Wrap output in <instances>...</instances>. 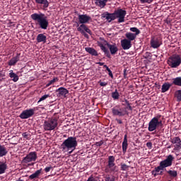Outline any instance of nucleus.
Wrapping results in <instances>:
<instances>
[{
  "instance_id": "f257e3e1",
  "label": "nucleus",
  "mask_w": 181,
  "mask_h": 181,
  "mask_svg": "<svg viewBox=\"0 0 181 181\" xmlns=\"http://www.w3.org/2000/svg\"><path fill=\"white\" fill-rule=\"evenodd\" d=\"M127 16V11L123 10L122 8H117L115 10L114 13H109L105 11L101 15L102 19H105L107 22H112L115 19H118V23H123L125 22V16Z\"/></svg>"
},
{
  "instance_id": "f03ea898",
  "label": "nucleus",
  "mask_w": 181,
  "mask_h": 181,
  "mask_svg": "<svg viewBox=\"0 0 181 181\" xmlns=\"http://www.w3.org/2000/svg\"><path fill=\"white\" fill-rule=\"evenodd\" d=\"M30 18L33 21H35V25L39 28V29L47 30V28H49V20L45 13H33L30 16Z\"/></svg>"
},
{
  "instance_id": "7ed1b4c3",
  "label": "nucleus",
  "mask_w": 181,
  "mask_h": 181,
  "mask_svg": "<svg viewBox=\"0 0 181 181\" xmlns=\"http://www.w3.org/2000/svg\"><path fill=\"white\" fill-rule=\"evenodd\" d=\"M173 160H175V157L172 155H169L163 160H161L158 167H156L152 171V175L153 176H159V173L160 170H166V168H170L173 165Z\"/></svg>"
},
{
  "instance_id": "20e7f679",
  "label": "nucleus",
  "mask_w": 181,
  "mask_h": 181,
  "mask_svg": "<svg viewBox=\"0 0 181 181\" xmlns=\"http://www.w3.org/2000/svg\"><path fill=\"white\" fill-rule=\"evenodd\" d=\"M78 143L77 142V138L74 136H69L66 139H65L60 146V149L63 152H69V153H72L73 151L77 148Z\"/></svg>"
},
{
  "instance_id": "39448f33",
  "label": "nucleus",
  "mask_w": 181,
  "mask_h": 181,
  "mask_svg": "<svg viewBox=\"0 0 181 181\" xmlns=\"http://www.w3.org/2000/svg\"><path fill=\"white\" fill-rule=\"evenodd\" d=\"M106 46H107V48L109 49L110 51L103 44L100 45V49L102 50V52H103L105 56H106V57H107V59H111V54H112V56H115V54H117V53H118V46H117V44L107 43Z\"/></svg>"
},
{
  "instance_id": "423d86ee",
  "label": "nucleus",
  "mask_w": 181,
  "mask_h": 181,
  "mask_svg": "<svg viewBox=\"0 0 181 181\" xmlns=\"http://www.w3.org/2000/svg\"><path fill=\"white\" fill-rule=\"evenodd\" d=\"M162 115H157L150 120L148 127L149 132H153V131H156V129H159V128L163 127V123H162V120L160 119Z\"/></svg>"
},
{
  "instance_id": "0eeeda50",
  "label": "nucleus",
  "mask_w": 181,
  "mask_h": 181,
  "mask_svg": "<svg viewBox=\"0 0 181 181\" xmlns=\"http://www.w3.org/2000/svg\"><path fill=\"white\" fill-rule=\"evenodd\" d=\"M128 110L132 111V106L130 103L124 108H119V106H115L112 109V114L117 117H125V115H129Z\"/></svg>"
},
{
  "instance_id": "6e6552de",
  "label": "nucleus",
  "mask_w": 181,
  "mask_h": 181,
  "mask_svg": "<svg viewBox=\"0 0 181 181\" xmlns=\"http://www.w3.org/2000/svg\"><path fill=\"white\" fill-rule=\"evenodd\" d=\"M167 64L171 69H177L181 64V55L177 54L171 55L168 59Z\"/></svg>"
},
{
  "instance_id": "1a4fd4ad",
  "label": "nucleus",
  "mask_w": 181,
  "mask_h": 181,
  "mask_svg": "<svg viewBox=\"0 0 181 181\" xmlns=\"http://www.w3.org/2000/svg\"><path fill=\"white\" fill-rule=\"evenodd\" d=\"M59 123L57 119L52 118L44 122L43 128L45 131H54L57 128Z\"/></svg>"
},
{
  "instance_id": "9d476101",
  "label": "nucleus",
  "mask_w": 181,
  "mask_h": 181,
  "mask_svg": "<svg viewBox=\"0 0 181 181\" xmlns=\"http://www.w3.org/2000/svg\"><path fill=\"white\" fill-rule=\"evenodd\" d=\"M37 159V153L36 151H31L26 155L22 160L23 163H29L30 162H36Z\"/></svg>"
},
{
  "instance_id": "9b49d317",
  "label": "nucleus",
  "mask_w": 181,
  "mask_h": 181,
  "mask_svg": "<svg viewBox=\"0 0 181 181\" xmlns=\"http://www.w3.org/2000/svg\"><path fill=\"white\" fill-rule=\"evenodd\" d=\"M35 111H36L35 108L23 110L20 114L19 117L21 119H28V118H30L35 115Z\"/></svg>"
},
{
  "instance_id": "f8f14e48",
  "label": "nucleus",
  "mask_w": 181,
  "mask_h": 181,
  "mask_svg": "<svg viewBox=\"0 0 181 181\" xmlns=\"http://www.w3.org/2000/svg\"><path fill=\"white\" fill-rule=\"evenodd\" d=\"M91 21V17L87 14H79L78 15V22L76 23L77 26H80V24L88 23Z\"/></svg>"
},
{
  "instance_id": "ddd939ff",
  "label": "nucleus",
  "mask_w": 181,
  "mask_h": 181,
  "mask_svg": "<svg viewBox=\"0 0 181 181\" xmlns=\"http://www.w3.org/2000/svg\"><path fill=\"white\" fill-rule=\"evenodd\" d=\"M150 45L153 49H159L162 46V38L160 37H151Z\"/></svg>"
},
{
  "instance_id": "4468645a",
  "label": "nucleus",
  "mask_w": 181,
  "mask_h": 181,
  "mask_svg": "<svg viewBox=\"0 0 181 181\" xmlns=\"http://www.w3.org/2000/svg\"><path fill=\"white\" fill-rule=\"evenodd\" d=\"M171 143L175 145L174 151H180L181 148V139L179 136H175L171 139Z\"/></svg>"
},
{
  "instance_id": "2eb2a0df",
  "label": "nucleus",
  "mask_w": 181,
  "mask_h": 181,
  "mask_svg": "<svg viewBox=\"0 0 181 181\" xmlns=\"http://www.w3.org/2000/svg\"><path fill=\"white\" fill-rule=\"evenodd\" d=\"M107 167L108 168V169H110V170H112V172L115 170V169L114 168V167H115V157H114V156H110L108 157Z\"/></svg>"
},
{
  "instance_id": "dca6fc26",
  "label": "nucleus",
  "mask_w": 181,
  "mask_h": 181,
  "mask_svg": "<svg viewBox=\"0 0 181 181\" xmlns=\"http://www.w3.org/2000/svg\"><path fill=\"white\" fill-rule=\"evenodd\" d=\"M121 47L123 50H129L132 47V44L131 42L127 39H123L120 41Z\"/></svg>"
},
{
  "instance_id": "f3484780",
  "label": "nucleus",
  "mask_w": 181,
  "mask_h": 181,
  "mask_svg": "<svg viewBox=\"0 0 181 181\" xmlns=\"http://www.w3.org/2000/svg\"><path fill=\"white\" fill-rule=\"evenodd\" d=\"M76 28L78 32H80V33L84 34V32H86V33L91 35V30H90V28H88L86 24H81L79 26L76 25Z\"/></svg>"
},
{
  "instance_id": "a211bd4d",
  "label": "nucleus",
  "mask_w": 181,
  "mask_h": 181,
  "mask_svg": "<svg viewBox=\"0 0 181 181\" xmlns=\"http://www.w3.org/2000/svg\"><path fill=\"white\" fill-rule=\"evenodd\" d=\"M56 93H57V97H66L69 94V90L66 88L61 87L56 90Z\"/></svg>"
},
{
  "instance_id": "6ab92c4d",
  "label": "nucleus",
  "mask_w": 181,
  "mask_h": 181,
  "mask_svg": "<svg viewBox=\"0 0 181 181\" xmlns=\"http://www.w3.org/2000/svg\"><path fill=\"white\" fill-rule=\"evenodd\" d=\"M19 60H21V53H17L16 56L8 61V66H16Z\"/></svg>"
},
{
  "instance_id": "aec40b11",
  "label": "nucleus",
  "mask_w": 181,
  "mask_h": 181,
  "mask_svg": "<svg viewBox=\"0 0 181 181\" xmlns=\"http://www.w3.org/2000/svg\"><path fill=\"white\" fill-rule=\"evenodd\" d=\"M107 2L108 0H95V5L100 9H103L107 6Z\"/></svg>"
},
{
  "instance_id": "412c9836",
  "label": "nucleus",
  "mask_w": 181,
  "mask_h": 181,
  "mask_svg": "<svg viewBox=\"0 0 181 181\" xmlns=\"http://www.w3.org/2000/svg\"><path fill=\"white\" fill-rule=\"evenodd\" d=\"M36 40L37 43H46V40H47V37L45 34L40 33L37 35Z\"/></svg>"
},
{
  "instance_id": "4be33fe9",
  "label": "nucleus",
  "mask_w": 181,
  "mask_h": 181,
  "mask_svg": "<svg viewBox=\"0 0 181 181\" xmlns=\"http://www.w3.org/2000/svg\"><path fill=\"white\" fill-rule=\"evenodd\" d=\"M8 76L10 77V78H11L12 81H13L14 83H16L17 81H19V76L15 74L13 72V70L9 71Z\"/></svg>"
},
{
  "instance_id": "5701e85b",
  "label": "nucleus",
  "mask_w": 181,
  "mask_h": 181,
  "mask_svg": "<svg viewBox=\"0 0 181 181\" xmlns=\"http://www.w3.org/2000/svg\"><path fill=\"white\" fill-rule=\"evenodd\" d=\"M40 175H42V168H40V170H36L34 173L30 175L29 176V179L30 180H33L35 179H39V176H40Z\"/></svg>"
},
{
  "instance_id": "b1692460",
  "label": "nucleus",
  "mask_w": 181,
  "mask_h": 181,
  "mask_svg": "<svg viewBox=\"0 0 181 181\" xmlns=\"http://www.w3.org/2000/svg\"><path fill=\"white\" fill-rule=\"evenodd\" d=\"M127 149H128V139H127V135L125 134L124 136V140L122 142V152L123 153H127Z\"/></svg>"
},
{
  "instance_id": "393cba45",
  "label": "nucleus",
  "mask_w": 181,
  "mask_h": 181,
  "mask_svg": "<svg viewBox=\"0 0 181 181\" xmlns=\"http://www.w3.org/2000/svg\"><path fill=\"white\" fill-rule=\"evenodd\" d=\"M85 50L86 52H87V53H89V54H90L91 56H95V57L98 56V52H97V50H95V49L93 47H85Z\"/></svg>"
},
{
  "instance_id": "a878e982",
  "label": "nucleus",
  "mask_w": 181,
  "mask_h": 181,
  "mask_svg": "<svg viewBox=\"0 0 181 181\" xmlns=\"http://www.w3.org/2000/svg\"><path fill=\"white\" fill-rule=\"evenodd\" d=\"M8 155V149L4 145L0 144V158H4Z\"/></svg>"
},
{
  "instance_id": "bb28decb",
  "label": "nucleus",
  "mask_w": 181,
  "mask_h": 181,
  "mask_svg": "<svg viewBox=\"0 0 181 181\" xmlns=\"http://www.w3.org/2000/svg\"><path fill=\"white\" fill-rule=\"evenodd\" d=\"M125 37L127 40H129V42H132L136 39V35L134 34V33L128 32L125 34Z\"/></svg>"
},
{
  "instance_id": "cd10ccee",
  "label": "nucleus",
  "mask_w": 181,
  "mask_h": 181,
  "mask_svg": "<svg viewBox=\"0 0 181 181\" xmlns=\"http://www.w3.org/2000/svg\"><path fill=\"white\" fill-rule=\"evenodd\" d=\"M172 87V84L168 82H165L163 84L161 88V93H166V91H169V88Z\"/></svg>"
},
{
  "instance_id": "c85d7f7f",
  "label": "nucleus",
  "mask_w": 181,
  "mask_h": 181,
  "mask_svg": "<svg viewBox=\"0 0 181 181\" xmlns=\"http://www.w3.org/2000/svg\"><path fill=\"white\" fill-rule=\"evenodd\" d=\"M7 169L8 165H6V163L0 162V175H3V173H5Z\"/></svg>"
},
{
  "instance_id": "c756f323",
  "label": "nucleus",
  "mask_w": 181,
  "mask_h": 181,
  "mask_svg": "<svg viewBox=\"0 0 181 181\" xmlns=\"http://www.w3.org/2000/svg\"><path fill=\"white\" fill-rule=\"evenodd\" d=\"M35 3L40 5H43V8H49V1L47 0H35Z\"/></svg>"
},
{
  "instance_id": "7c9ffc66",
  "label": "nucleus",
  "mask_w": 181,
  "mask_h": 181,
  "mask_svg": "<svg viewBox=\"0 0 181 181\" xmlns=\"http://www.w3.org/2000/svg\"><path fill=\"white\" fill-rule=\"evenodd\" d=\"M173 84H174V86L181 87V76L173 78Z\"/></svg>"
},
{
  "instance_id": "2f4dec72",
  "label": "nucleus",
  "mask_w": 181,
  "mask_h": 181,
  "mask_svg": "<svg viewBox=\"0 0 181 181\" xmlns=\"http://www.w3.org/2000/svg\"><path fill=\"white\" fill-rule=\"evenodd\" d=\"M129 30L130 32H132L135 36H138V35L141 34V30L136 27H132Z\"/></svg>"
},
{
  "instance_id": "473e14b6",
  "label": "nucleus",
  "mask_w": 181,
  "mask_h": 181,
  "mask_svg": "<svg viewBox=\"0 0 181 181\" xmlns=\"http://www.w3.org/2000/svg\"><path fill=\"white\" fill-rule=\"evenodd\" d=\"M167 171L168 175L170 177H177V171L176 170H165Z\"/></svg>"
},
{
  "instance_id": "72a5a7b5",
  "label": "nucleus",
  "mask_w": 181,
  "mask_h": 181,
  "mask_svg": "<svg viewBox=\"0 0 181 181\" xmlns=\"http://www.w3.org/2000/svg\"><path fill=\"white\" fill-rule=\"evenodd\" d=\"M112 98L113 100H119V93H118V90L115 89V90L112 93Z\"/></svg>"
},
{
  "instance_id": "f704fd0d",
  "label": "nucleus",
  "mask_w": 181,
  "mask_h": 181,
  "mask_svg": "<svg viewBox=\"0 0 181 181\" xmlns=\"http://www.w3.org/2000/svg\"><path fill=\"white\" fill-rule=\"evenodd\" d=\"M175 97L177 98V101L178 103H180V101H181V90H178L175 92Z\"/></svg>"
},
{
  "instance_id": "c9c22d12",
  "label": "nucleus",
  "mask_w": 181,
  "mask_h": 181,
  "mask_svg": "<svg viewBox=\"0 0 181 181\" xmlns=\"http://www.w3.org/2000/svg\"><path fill=\"white\" fill-rule=\"evenodd\" d=\"M56 81H59L58 77H55L52 80L48 81V83L46 84V87H50V86H52V84H54Z\"/></svg>"
},
{
  "instance_id": "e433bc0d",
  "label": "nucleus",
  "mask_w": 181,
  "mask_h": 181,
  "mask_svg": "<svg viewBox=\"0 0 181 181\" xmlns=\"http://www.w3.org/2000/svg\"><path fill=\"white\" fill-rule=\"evenodd\" d=\"M47 98H50V95L47 94L42 95L37 101V104H39V103H42V101H45V100H47Z\"/></svg>"
},
{
  "instance_id": "4c0bfd02",
  "label": "nucleus",
  "mask_w": 181,
  "mask_h": 181,
  "mask_svg": "<svg viewBox=\"0 0 181 181\" xmlns=\"http://www.w3.org/2000/svg\"><path fill=\"white\" fill-rule=\"evenodd\" d=\"M103 67L104 69H106L107 71H108V75L110 76V77H111V78H114V75L112 74V71H111V69H110L108 66L104 65Z\"/></svg>"
},
{
  "instance_id": "58836bf2",
  "label": "nucleus",
  "mask_w": 181,
  "mask_h": 181,
  "mask_svg": "<svg viewBox=\"0 0 181 181\" xmlns=\"http://www.w3.org/2000/svg\"><path fill=\"white\" fill-rule=\"evenodd\" d=\"M22 136L25 139L29 140V139H30L31 135H30V133H29V132H24V133L22 134Z\"/></svg>"
},
{
  "instance_id": "ea45409f",
  "label": "nucleus",
  "mask_w": 181,
  "mask_h": 181,
  "mask_svg": "<svg viewBox=\"0 0 181 181\" xmlns=\"http://www.w3.org/2000/svg\"><path fill=\"white\" fill-rule=\"evenodd\" d=\"M98 84L100 86V87H106V86H108V82H103L101 80L98 81Z\"/></svg>"
},
{
  "instance_id": "a19ab883",
  "label": "nucleus",
  "mask_w": 181,
  "mask_h": 181,
  "mask_svg": "<svg viewBox=\"0 0 181 181\" xmlns=\"http://www.w3.org/2000/svg\"><path fill=\"white\" fill-rule=\"evenodd\" d=\"M141 4H152L153 0H139Z\"/></svg>"
},
{
  "instance_id": "79ce46f5",
  "label": "nucleus",
  "mask_w": 181,
  "mask_h": 181,
  "mask_svg": "<svg viewBox=\"0 0 181 181\" xmlns=\"http://www.w3.org/2000/svg\"><path fill=\"white\" fill-rule=\"evenodd\" d=\"M122 105H123L124 107H127V105L129 103V100L124 98L123 100H122Z\"/></svg>"
},
{
  "instance_id": "37998d69",
  "label": "nucleus",
  "mask_w": 181,
  "mask_h": 181,
  "mask_svg": "<svg viewBox=\"0 0 181 181\" xmlns=\"http://www.w3.org/2000/svg\"><path fill=\"white\" fill-rule=\"evenodd\" d=\"M128 168H129V166H128L127 164H122L121 165V169L122 170H128Z\"/></svg>"
},
{
  "instance_id": "c03bdc74",
  "label": "nucleus",
  "mask_w": 181,
  "mask_h": 181,
  "mask_svg": "<svg viewBox=\"0 0 181 181\" xmlns=\"http://www.w3.org/2000/svg\"><path fill=\"white\" fill-rule=\"evenodd\" d=\"M87 181H97V180H95V177H94V176L90 175V176L88 178Z\"/></svg>"
},
{
  "instance_id": "a18cd8bd",
  "label": "nucleus",
  "mask_w": 181,
  "mask_h": 181,
  "mask_svg": "<svg viewBox=\"0 0 181 181\" xmlns=\"http://www.w3.org/2000/svg\"><path fill=\"white\" fill-rule=\"evenodd\" d=\"M146 146L148 147V149H152V142H147L146 143Z\"/></svg>"
},
{
  "instance_id": "49530a36",
  "label": "nucleus",
  "mask_w": 181,
  "mask_h": 181,
  "mask_svg": "<svg viewBox=\"0 0 181 181\" xmlns=\"http://www.w3.org/2000/svg\"><path fill=\"white\" fill-rule=\"evenodd\" d=\"M50 170H52V166H50V167H46V168H45V172L46 173H48V172H49Z\"/></svg>"
},
{
  "instance_id": "de8ad7c7",
  "label": "nucleus",
  "mask_w": 181,
  "mask_h": 181,
  "mask_svg": "<svg viewBox=\"0 0 181 181\" xmlns=\"http://www.w3.org/2000/svg\"><path fill=\"white\" fill-rule=\"evenodd\" d=\"M0 81H2V80H5V74L0 73Z\"/></svg>"
},
{
  "instance_id": "09e8293b",
  "label": "nucleus",
  "mask_w": 181,
  "mask_h": 181,
  "mask_svg": "<svg viewBox=\"0 0 181 181\" xmlns=\"http://www.w3.org/2000/svg\"><path fill=\"white\" fill-rule=\"evenodd\" d=\"M103 144H104V141H100L96 142L95 145L96 146H103Z\"/></svg>"
},
{
  "instance_id": "8fccbe9b",
  "label": "nucleus",
  "mask_w": 181,
  "mask_h": 181,
  "mask_svg": "<svg viewBox=\"0 0 181 181\" xmlns=\"http://www.w3.org/2000/svg\"><path fill=\"white\" fill-rule=\"evenodd\" d=\"M127 69H124V71H123V73H124V78H127V76H128V74L127 73Z\"/></svg>"
},
{
  "instance_id": "3c124183",
  "label": "nucleus",
  "mask_w": 181,
  "mask_h": 181,
  "mask_svg": "<svg viewBox=\"0 0 181 181\" xmlns=\"http://www.w3.org/2000/svg\"><path fill=\"white\" fill-rule=\"evenodd\" d=\"M115 179L114 177H106V181H115Z\"/></svg>"
},
{
  "instance_id": "603ef678",
  "label": "nucleus",
  "mask_w": 181,
  "mask_h": 181,
  "mask_svg": "<svg viewBox=\"0 0 181 181\" xmlns=\"http://www.w3.org/2000/svg\"><path fill=\"white\" fill-rule=\"evenodd\" d=\"M116 121H117V124H122V120H121L119 119H116Z\"/></svg>"
},
{
  "instance_id": "864d4df0",
  "label": "nucleus",
  "mask_w": 181,
  "mask_h": 181,
  "mask_svg": "<svg viewBox=\"0 0 181 181\" xmlns=\"http://www.w3.org/2000/svg\"><path fill=\"white\" fill-rule=\"evenodd\" d=\"M81 35H83L85 37H87L88 36V35L86 33V31H84V33H81Z\"/></svg>"
},
{
  "instance_id": "5fc2aeb1",
  "label": "nucleus",
  "mask_w": 181,
  "mask_h": 181,
  "mask_svg": "<svg viewBox=\"0 0 181 181\" xmlns=\"http://www.w3.org/2000/svg\"><path fill=\"white\" fill-rule=\"evenodd\" d=\"M98 64H99V66H104V62H98Z\"/></svg>"
},
{
  "instance_id": "6e6d98bb",
  "label": "nucleus",
  "mask_w": 181,
  "mask_h": 181,
  "mask_svg": "<svg viewBox=\"0 0 181 181\" xmlns=\"http://www.w3.org/2000/svg\"><path fill=\"white\" fill-rule=\"evenodd\" d=\"M162 175H163V171H160V173H158V175L162 176Z\"/></svg>"
},
{
  "instance_id": "4d7b16f0",
  "label": "nucleus",
  "mask_w": 181,
  "mask_h": 181,
  "mask_svg": "<svg viewBox=\"0 0 181 181\" xmlns=\"http://www.w3.org/2000/svg\"><path fill=\"white\" fill-rule=\"evenodd\" d=\"M105 171L106 173H108V172H109L108 168H105Z\"/></svg>"
},
{
  "instance_id": "13d9d810",
  "label": "nucleus",
  "mask_w": 181,
  "mask_h": 181,
  "mask_svg": "<svg viewBox=\"0 0 181 181\" xmlns=\"http://www.w3.org/2000/svg\"><path fill=\"white\" fill-rule=\"evenodd\" d=\"M17 143H12V145H17Z\"/></svg>"
},
{
  "instance_id": "bf43d9fd",
  "label": "nucleus",
  "mask_w": 181,
  "mask_h": 181,
  "mask_svg": "<svg viewBox=\"0 0 181 181\" xmlns=\"http://www.w3.org/2000/svg\"><path fill=\"white\" fill-rule=\"evenodd\" d=\"M176 156H179V154H176Z\"/></svg>"
}]
</instances>
